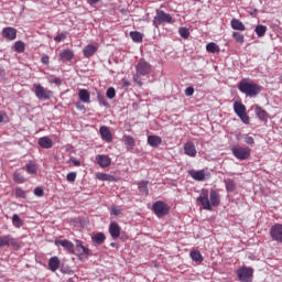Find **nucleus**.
<instances>
[{
  "instance_id": "45",
  "label": "nucleus",
  "mask_w": 282,
  "mask_h": 282,
  "mask_svg": "<svg viewBox=\"0 0 282 282\" xmlns=\"http://www.w3.org/2000/svg\"><path fill=\"white\" fill-rule=\"evenodd\" d=\"M232 39H235V41L237 42V43H243L246 40H245V37H243V34H241V33H239V32H234L232 33Z\"/></svg>"
},
{
  "instance_id": "2",
  "label": "nucleus",
  "mask_w": 282,
  "mask_h": 282,
  "mask_svg": "<svg viewBox=\"0 0 282 282\" xmlns=\"http://www.w3.org/2000/svg\"><path fill=\"white\" fill-rule=\"evenodd\" d=\"M135 72L137 74L133 75V80L137 83V85H139V87H142V79L140 76H149V74L153 72V66H151L149 62L140 59L135 65Z\"/></svg>"
},
{
  "instance_id": "14",
  "label": "nucleus",
  "mask_w": 282,
  "mask_h": 282,
  "mask_svg": "<svg viewBox=\"0 0 282 282\" xmlns=\"http://www.w3.org/2000/svg\"><path fill=\"white\" fill-rule=\"evenodd\" d=\"M189 175L196 182H204L206 180V172L204 170H191Z\"/></svg>"
},
{
  "instance_id": "41",
  "label": "nucleus",
  "mask_w": 282,
  "mask_h": 282,
  "mask_svg": "<svg viewBox=\"0 0 282 282\" xmlns=\"http://www.w3.org/2000/svg\"><path fill=\"white\" fill-rule=\"evenodd\" d=\"M67 31H63L62 33H58L55 37L54 41L55 43H61L62 41H65L67 39Z\"/></svg>"
},
{
  "instance_id": "24",
  "label": "nucleus",
  "mask_w": 282,
  "mask_h": 282,
  "mask_svg": "<svg viewBox=\"0 0 282 282\" xmlns=\"http://www.w3.org/2000/svg\"><path fill=\"white\" fill-rule=\"evenodd\" d=\"M58 268H61V260L56 256L52 257L48 260V269L51 270V272H56V270H58Z\"/></svg>"
},
{
  "instance_id": "46",
  "label": "nucleus",
  "mask_w": 282,
  "mask_h": 282,
  "mask_svg": "<svg viewBox=\"0 0 282 282\" xmlns=\"http://www.w3.org/2000/svg\"><path fill=\"white\" fill-rule=\"evenodd\" d=\"M238 118H240V120L245 123V124H250V117H248V115L245 112L241 116H238Z\"/></svg>"
},
{
  "instance_id": "9",
  "label": "nucleus",
  "mask_w": 282,
  "mask_h": 282,
  "mask_svg": "<svg viewBox=\"0 0 282 282\" xmlns=\"http://www.w3.org/2000/svg\"><path fill=\"white\" fill-rule=\"evenodd\" d=\"M10 246L17 248L19 247V242L10 235L0 236V248H10Z\"/></svg>"
},
{
  "instance_id": "53",
  "label": "nucleus",
  "mask_w": 282,
  "mask_h": 282,
  "mask_svg": "<svg viewBox=\"0 0 282 282\" xmlns=\"http://www.w3.org/2000/svg\"><path fill=\"white\" fill-rule=\"evenodd\" d=\"M69 162H72L74 164V166H80V161H78L74 156H70Z\"/></svg>"
},
{
  "instance_id": "29",
  "label": "nucleus",
  "mask_w": 282,
  "mask_h": 282,
  "mask_svg": "<svg viewBox=\"0 0 282 282\" xmlns=\"http://www.w3.org/2000/svg\"><path fill=\"white\" fill-rule=\"evenodd\" d=\"M130 39L133 41V43H142L144 39V34L138 31H131Z\"/></svg>"
},
{
  "instance_id": "28",
  "label": "nucleus",
  "mask_w": 282,
  "mask_h": 282,
  "mask_svg": "<svg viewBox=\"0 0 282 282\" xmlns=\"http://www.w3.org/2000/svg\"><path fill=\"white\" fill-rule=\"evenodd\" d=\"M224 182L227 193H235V191H237V183H235L232 178H227Z\"/></svg>"
},
{
  "instance_id": "35",
  "label": "nucleus",
  "mask_w": 282,
  "mask_h": 282,
  "mask_svg": "<svg viewBox=\"0 0 282 282\" xmlns=\"http://www.w3.org/2000/svg\"><path fill=\"white\" fill-rule=\"evenodd\" d=\"M138 188H139L140 193L144 194L145 196L149 195V182L141 181L138 184Z\"/></svg>"
},
{
  "instance_id": "60",
  "label": "nucleus",
  "mask_w": 282,
  "mask_h": 282,
  "mask_svg": "<svg viewBox=\"0 0 282 282\" xmlns=\"http://www.w3.org/2000/svg\"><path fill=\"white\" fill-rule=\"evenodd\" d=\"M128 85H129V82H126V83H124V86L128 87Z\"/></svg>"
},
{
  "instance_id": "22",
  "label": "nucleus",
  "mask_w": 282,
  "mask_h": 282,
  "mask_svg": "<svg viewBox=\"0 0 282 282\" xmlns=\"http://www.w3.org/2000/svg\"><path fill=\"white\" fill-rule=\"evenodd\" d=\"M96 52H98V47H96L94 44H88L83 50V54H84L85 58H91V56H94V54H96Z\"/></svg>"
},
{
  "instance_id": "54",
  "label": "nucleus",
  "mask_w": 282,
  "mask_h": 282,
  "mask_svg": "<svg viewBox=\"0 0 282 282\" xmlns=\"http://www.w3.org/2000/svg\"><path fill=\"white\" fill-rule=\"evenodd\" d=\"M53 83L55 84V85H62V83L63 82H61V78H58V77H55L54 79H53Z\"/></svg>"
},
{
  "instance_id": "31",
  "label": "nucleus",
  "mask_w": 282,
  "mask_h": 282,
  "mask_svg": "<svg viewBox=\"0 0 282 282\" xmlns=\"http://www.w3.org/2000/svg\"><path fill=\"white\" fill-rule=\"evenodd\" d=\"M254 32L259 39L265 36V32H268V26L263 24H258L254 29Z\"/></svg>"
},
{
  "instance_id": "19",
  "label": "nucleus",
  "mask_w": 282,
  "mask_h": 282,
  "mask_svg": "<svg viewBox=\"0 0 282 282\" xmlns=\"http://www.w3.org/2000/svg\"><path fill=\"white\" fill-rule=\"evenodd\" d=\"M37 144L42 148V149H52V147H54V142L51 140L50 137H41L37 140Z\"/></svg>"
},
{
  "instance_id": "23",
  "label": "nucleus",
  "mask_w": 282,
  "mask_h": 282,
  "mask_svg": "<svg viewBox=\"0 0 282 282\" xmlns=\"http://www.w3.org/2000/svg\"><path fill=\"white\" fill-rule=\"evenodd\" d=\"M78 98L82 102L89 105V102L91 100V95L89 94V90H87V89H79Z\"/></svg>"
},
{
  "instance_id": "61",
  "label": "nucleus",
  "mask_w": 282,
  "mask_h": 282,
  "mask_svg": "<svg viewBox=\"0 0 282 282\" xmlns=\"http://www.w3.org/2000/svg\"><path fill=\"white\" fill-rule=\"evenodd\" d=\"M113 215H118V212L113 210Z\"/></svg>"
},
{
  "instance_id": "25",
  "label": "nucleus",
  "mask_w": 282,
  "mask_h": 282,
  "mask_svg": "<svg viewBox=\"0 0 282 282\" xmlns=\"http://www.w3.org/2000/svg\"><path fill=\"white\" fill-rule=\"evenodd\" d=\"M148 144L153 149H158L160 144H162V138L158 135H149L148 137Z\"/></svg>"
},
{
  "instance_id": "33",
  "label": "nucleus",
  "mask_w": 282,
  "mask_h": 282,
  "mask_svg": "<svg viewBox=\"0 0 282 282\" xmlns=\"http://www.w3.org/2000/svg\"><path fill=\"white\" fill-rule=\"evenodd\" d=\"M191 259L192 261H195V263H202V261H204V256H202V252L194 250L191 252Z\"/></svg>"
},
{
  "instance_id": "30",
  "label": "nucleus",
  "mask_w": 282,
  "mask_h": 282,
  "mask_svg": "<svg viewBox=\"0 0 282 282\" xmlns=\"http://www.w3.org/2000/svg\"><path fill=\"white\" fill-rule=\"evenodd\" d=\"M105 239H107V237L102 232H97L91 237V240L97 243V246H102V243H105Z\"/></svg>"
},
{
  "instance_id": "49",
  "label": "nucleus",
  "mask_w": 282,
  "mask_h": 282,
  "mask_svg": "<svg viewBox=\"0 0 282 282\" xmlns=\"http://www.w3.org/2000/svg\"><path fill=\"white\" fill-rule=\"evenodd\" d=\"M243 140L246 144H250V145L254 144V138L249 137L248 134L245 135Z\"/></svg>"
},
{
  "instance_id": "32",
  "label": "nucleus",
  "mask_w": 282,
  "mask_h": 282,
  "mask_svg": "<svg viewBox=\"0 0 282 282\" xmlns=\"http://www.w3.org/2000/svg\"><path fill=\"white\" fill-rule=\"evenodd\" d=\"M206 51L209 52V54H219L220 48L215 42H210L206 45Z\"/></svg>"
},
{
  "instance_id": "38",
  "label": "nucleus",
  "mask_w": 282,
  "mask_h": 282,
  "mask_svg": "<svg viewBox=\"0 0 282 282\" xmlns=\"http://www.w3.org/2000/svg\"><path fill=\"white\" fill-rule=\"evenodd\" d=\"M13 182H15V184H25V177L22 176L21 173L14 172L13 173Z\"/></svg>"
},
{
  "instance_id": "43",
  "label": "nucleus",
  "mask_w": 282,
  "mask_h": 282,
  "mask_svg": "<svg viewBox=\"0 0 282 282\" xmlns=\"http://www.w3.org/2000/svg\"><path fill=\"white\" fill-rule=\"evenodd\" d=\"M26 173L34 175L36 173V165H34L32 162L26 163Z\"/></svg>"
},
{
  "instance_id": "52",
  "label": "nucleus",
  "mask_w": 282,
  "mask_h": 282,
  "mask_svg": "<svg viewBox=\"0 0 282 282\" xmlns=\"http://www.w3.org/2000/svg\"><path fill=\"white\" fill-rule=\"evenodd\" d=\"M41 63H43V65H50V56L48 55H43L41 57Z\"/></svg>"
},
{
  "instance_id": "37",
  "label": "nucleus",
  "mask_w": 282,
  "mask_h": 282,
  "mask_svg": "<svg viewBox=\"0 0 282 282\" xmlns=\"http://www.w3.org/2000/svg\"><path fill=\"white\" fill-rule=\"evenodd\" d=\"M97 180H100L101 182H113L115 177L110 174L99 173L97 174Z\"/></svg>"
},
{
  "instance_id": "1",
  "label": "nucleus",
  "mask_w": 282,
  "mask_h": 282,
  "mask_svg": "<svg viewBox=\"0 0 282 282\" xmlns=\"http://www.w3.org/2000/svg\"><path fill=\"white\" fill-rule=\"evenodd\" d=\"M196 202L200 203L204 210H213V206L214 208H217V206L221 204V196L219 195V192L215 189L209 192L208 189L203 188L199 196L196 198Z\"/></svg>"
},
{
  "instance_id": "13",
  "label": "nucleus",
  "mask_w": 282,
  "mask_h": 282,
  "mask_svg": "<svg viewBox=\"0 0 282 282\" xmlns=\"http://www.w3.org/2000/svg\"><path fill=\"white\" fill-rule=\"evenodd\" d=\"M99 133H100L101 140H105V142H113V135L111 134V130H109V127L101 126L99 128Z\"/></svg>"
},
{
  "instance_id": "18",
  "label": "nucleus",
  "mask_w": 282,
  "mask_h": 282,
  "mask_svg": "<svg viewBox=\"0 0 282 282\" xmlns=\"http://www.w3.org/2000/svg\"><path fill=\"white\" fill-rule=\"evenodd\" d=\"M59 58H61L62 63H67V62L72 61L74 58V51L69 50V48L63 50L59 53Z\"/></svg>"
},
{
  "instance_id": "4",
  "label": "nucleus",
  "mask_w": 282,
  "mask_h": 282,
  "mask_svg": "<svg viewBox=\"0 0 282 282\" xmlns=\"http://www.w3.org/2000/svg\"><path fill=\"white\" fill-rule=\"evenodd\" d=\"M237 276L240 282H252L254 269L252 267H241L237 270Z\"/></svg>"
},
{
  "instance_id": "57",
  "label": "nucleus",
  "mask_w": 282,
  "mask_h": 282,
  "mask_svg": "<svg viewBox=\"0 0 282 282\" xmlns=\"http://www.w3.org/2000/svg\"><path fill=\"white\" fill-rule=\"evenodd\" d=\"M3 118H6V113L0 112V123L3 122Z\"/></svg>"
},
{
  "instance_id": "40",
  "label": "nucleus",
  "mask_w": 282,
  "mask_h": 282,
  "mask_svg": "<svg viewBox=\"0 0 282 282\" xmlns=\"http://www.w3.org/2000/svg\"><path fill=\"white\" fill-rule=\"evenodd\" d=\"M178 33L182 39H188L191 36V31L186 26L180 28Z\"/></svg>"
},
{
  "instance_id": "36",
  "label": "nucleus",
  "mask_w": 282,
  "mask_h": 282,
  "mask_svg": "<svg viewBox=\"0 0 282 282\" xmlns=\"http://www.w3.org/2000/svg\"><path fill=\"white\" fill-rule=\"evenodd\" d=\"M123 142L126 147H130V149H133V147H135V139H133V137L131 135H123Z\"/></svg>"
},
{
  "instance_id": "27",
  "label": "nucleus",
  "mask_w": 282,
  "mask_h": 282,
  "mask_svg": "<svg viewBox=\"0 0 282 282\" xmlns=\"http://www.w3.org/2000/svg\"><path fill=\"white\" fill-rule=\"evenodd\" d=\"M234 111L236 116H243L246 113V106L241 104V101H235L234 102Z\"/></svg>"
},
{
  "instance_id": "48",
  "label": "nucleus",
  "mask_w": 282,
  "mask_h": 282,
  "mask_svg": "<svg viewBox=\"0 0 282 282\" xmlns=\"http://www.w3.org/2000/svg\"><path fill=\"white\" fill-rule=\"evenodd\" d=\"M34 195H35V197H43V195H44L43 187H35Z\"/></svg>"
},
{
  "instance_id": "17",
  "label": "nucleus",
  "mask_w": 282,
  "mask_h": 282,
  "mask_svg": "<svg viewBox=\"0 0 282 282\" xmlns=\"http://www.w3.org/2000/svg\"><path fill=\"white\" fill-rule=\"evenodd\" d=\"M56 246H62V248H65L67 250V252H69L70 254H74V242L64 239V240H56L55 241Z\"/></svg>"
},
{
  "instance_id": "50",
  "label": "nucleus",
  "mask_w": 282,
  "mask_h": 282,
  "mask_svg": "<svg viewBox=\"0 0 282 282\" xmlns=\"http://www.w3.org/2000/svg\"><path fill=\"white\" fill-rule=\"evenodd\" d=\"M193 94H195V88L189 86L185 89V96L191 97Z\"/></svg>"
},
{
  "instance_id": "10",
  "label": "nucleus",
  "mask_w": 282,
  "mask_h": 282,
  "mask_svg": "<svg viewBox=\"0 0 282 282\" xmlns=\"http://www.w3.org/2000/svg\"><path fill=\"white\" fill-rule=\"evenodd\" d=\"M270 236L273 241L282 243V225L275 224L270 229Z\"/></svg>"
},
{
  "instance_id": "56",
  "label": "nucleus",
  "mask_w": 282,
  "mask_h": 282,
  "mask_svg": "<svg viewBox=\"0 0 282 282\" xmlns=\"http://www.w3.org/2000/svg\"><path fill=\"white\" fill-rule=\"evenodd\" d=\"M87 1H88L89 6H94V4L98 3V1H100V0H87Z\"/></svg>"
},
{
  "instance_id": "5",
  "label": "nucleus",
  "mask_w": 282,
  "mask_h": 282,
  "mask_svg": "<svg viewBox=\"0 0 282 282\" xmlns=\"http://www.w3.org/2000/svg\"><path fill=\"white\" fill-rule=\"evenodd\" d=\"M163 23H173V17L163 10H156V15L152 21V25H154V28H160Z\"/></svg>"
},
{
  "instance_id": "51",
  "label": "nucleus",
  "mask_w": 282,
  "mask_h": 282,
  "mask_svg": "<svg viewBox=\"0 0 282 282\" xmlns=\"http://www.w3.org/2000/svg\"><path fill=\"white\" fill-rule=\"evenodd\" d=\"M75 107H76V109H78V111H84V113H85V111H86L85 105H83L80 101L75 102Z\"/></svg>"
},
{
  "instance_id": "47",
  "label": "nucleus",
  "mask_w": 282,
  "mask_h": 282,
  "mask_svg": "<svg viewBox=\"0 0 282 282\" xmlns=\"http://www.w3.org/2000/svg\"><path fill=\"white\" fill-rule=\"evenodd\" d=\"M66 180H67V182H76V172H69L66 175Z\"/></svg>"
},
{
  "instance_id": "6",
  "label": "nucleus",
  "mask_w": 282,
  "mask_h": 282,
  "mask_svg": "<svg viewBox=\"0 0 282 282\" xmlns=\"http://www.w3.org/2000/svg\"><path fill=\"white\" fill-rule=\"evenodd\" d=\"M231 153L236 160L243 161L250 158L251 150L248 147L234 145L231 148Z\"/></svg>"
},
{
  "instance_id": "62",
  "label": "nucleus",
  "mask_w": 282,
  "mask_h": 282,
  "mask_svg": "<svg viewBox=\"0 0 282 282\" xmlns=\"http://www.w3.org/2000/svg\"><path fill=\"white\" fill-rule=\"evenodd\" d=\"M195 1H199V0H195Z\"/></svg>"
},
{
  "instance_id": "21",
  "label": "nucleus",
  "mask_w": 282,
  "mask_h": 282,
  "mask_svg": "<svg viewBox=\"0 0 282 282\" xmlns=\"http://www.w3.org/2000/svg\"><path fill=\"white\" fill-rule=\"evenodd\" d=\"M109 234L112 239H118L120 237V226L117 223H110Z\"/></svg>"
},
{
  "instance_id": "15",
  "label": "nucleus",
  "mask_w": 282,
  "mask_h": 282,
  "mask_svg": "<svg viewBox=\"0 0 282 282\" xmlns=\"http://www.w3.org/2000/svg\"><path fill=\"white\" fill-rule=\"evenodd\" d=\"M75 246L77 248V252H79V257L86 254V257H91V250L83 245L82 240H76Z\"/></svg>"
},
{
  "instance_id": "20",
  "label": "nucleus",
  "mask_w": 282,
  "mask_h": 282,
  "mask_svg": "<svg viewBox=\"0 0 282 282\" xmlns=\"http://www.w3.org/2000/svg\"><path fill=\"white\" fill-rule=\"evenodd\" d=\"M230 25L232 30H238L239 32H246V25L243 24V22H241V20L237 18L231 19Z\"/></svg>"
},
{
  "instance_id": "16",
  "label": "nucleus",
  "mask_w": 282,
  "mask_h": 282,
  "mask_svg": "<svg viewBox=\"0 0 282 282\" xmlns=\"http://www.w3.org/2000/svg\"><path fill=\"white\" fill-rule=\"evenodd\" d=\"M184 152H185V155H188V158H195L197 155V149L195 148V143L193 142L185 143Z\"/></svg>"
},
{
  "instance_id": "7",
  "label": "nucleus",
  "mask_w": 282,
  "mask_h": 282,
  "mask_svg": "<svg viewBox=\"0 0 282 282\" xmlns=\"http://www.w3.org/2000/svg\"><path fill=\"white\" fill-rule=\"evenodd\" d=\"M152 210H153L154 215H156V217L162 218V217H166V215H169L171 207H169L166 205V203H164L162 200H158V202L153 203Z\"/></svg>"
},
{
  "instance_id": "8",
  "label": "nucleus",
  "mask_w": 282,
  "mask_h": 282,
  "mask_svg": "<svg viewBox=\"0 0 282 282\" xmlns=\"http://www.w3.org/2000/svg\"><path fill=\"white\" fill-rule=\"evenodd\" d=\"M34 95L39 100H50L52 98V90L43 87L41 84H34Z\"/></svg>"
},
{
  "instance_id": "11",
  "label": "nucleus",
  "mask_w": 282,
  "mask_h": 282,
  "mask_svg": "<svg viewBox=\"0 0 282 282\" xmlns=\"http://www.w3.org/2000/svg\"><path fill=\"white\" fill-rule=\"evenodd\" d=\"M2 39L6 41H14L17 39V29L12 26H6L2 29Z\"/></svg>"
},
{
  "instance_id": "26",
  "label": "nucleus",
  "mask_w": 282,
  "mask_h": 282,
  "mask_svg": "<svg viewBox=\"0 0 282 282\" xmlns=\"http://www.w3.org/2000/svg\"><path fill=\"white\" fill-rule=\"evenodd\" d=\"M254 109L256 116L259 118V120H261L262 122L268 120V112L263 108H261V106L256 105Z\"/></svg>"
},
{
  "instance_id": "3",
  "label": "nucleus",
  "mask_w": 282,
  "mask_h": 282,
  "mask_svg": "<svg viewBox=\"0 0 282 282\" xmlns=\"http://www.w3.org/2000/svg\"><path fill=\"white\" fill-rule=\"evenodd\" d=\"M238 89L241 91V94H246L250 98H254L261 94V86L252 82H239Z\"/></svg>"
},
{
  "instance_id": "58",
  "label": "nucleus",
  "mask_w": 282,
  "mask_h": 282,
  "mask_svg": "<svg viewBox=\"0 0 282 282\" xmlns=\"http://www.w3.org/2000/svg\"><path fill=\"white\" fill-rule=\"evenodd\" d=\"M67 282H75L74 279L69 278Z\"/></svg>"
},
{
  "instance_id": "39",
  "label": "nucleus",
  "mask_w": 282,
  "mask_h": 282,
  "mask_svg": "<svg viewBox=\"0 0 282 282\" xmlns=\"http://www.w3.org/2000/svg\"><path fill=\"white\" fill-rule=\"evenodd\" d=\"M12 225L14 226V228H21V226H23V219L14 214L12 217Z\"/></svg>"
},
{
  "instance_id": "42",
  "label": "nucleus",
  "mask_w": 282,
  "mask_h": 282,
  "mask_svg": "<svg viewBox=\"0 0 282 282\" xmlns=\"http://www.w3.org/2000/svg\"><path fill=\"white\" fill-rule=\"evenodd\" d=\"M106 96L109 100H113L116 98V88L109 87L106 91Z\"/></svg>"
},
{
  "instance_id": "55",
  "label": "nucleus",
  "mask_w": 282,
  "mask_h": 282,
  "mask_svg": "<svg viewBox=\"0 0 282 282\" xmlns=\"http://www.w3.org/2000/svg\"><path fill=\"white\" fill-rule=\"evenodd\" d=\"M6 77V70L0 68V80Z\"/></svg>"
},
{
  "instance_id": "44",
  "label": "nucleus",
  "mask_w": 282,
  "mask_h": 282,
  "mask_svg": "<svg viewBox=\"0 0 282 282\" xmlns=\"http://www.w3.org/2000/svg\"><path fill=\"white\" fill-rule=\"evenodd\" d=\"M15 197H18L20 199H25V197H26L25 191L21 187H17L15 188Z\"/></svg>"
},
{
  "instance_id": "12",
  "label": "nucleus",
  "mask_w": 282,
  "mask_h": 282,
  "mask_svg": "<svg viewBox=\"0 0 282 282\" xmlns=\"http://www.w3.org/2000/svg\"><path fill=\"white\" fill-rule=\"evenodd\" d=\"M95 160L100 169H107L108 166H111V158L106 154H98Z\"/></svg>"
},
{
  "instance_id": "59",
  "label": "nucleus",
  "mask_w": 282,
  "mask_h": 282,
  "mask_svg": "<svg viewBox=\"0 0 282 282\" xmlns=\"http://www.w3.org/2000/svg\"><path fill=\"white\" fill-rule=\"evenodd\" d=\"M110 246H111L112 248H115V246H116V242H112Z\"/></svg>"
},
{
  "instance_id": "34",
  "label": "nucleus",
  "mask_w": 282,
  "mask_h": 282,
  "mask_svg": "<svg viewBox=\"0 0 282 282\" xmlns=\"http://www.w3.org/2000/svg\"><path fill=\"white\" fill-rule=\"evenodd\" d=\"M13 50L18 54H23V52H25V43H23V41H17L13 45Z\"/></svg>"
}]
</instances>
